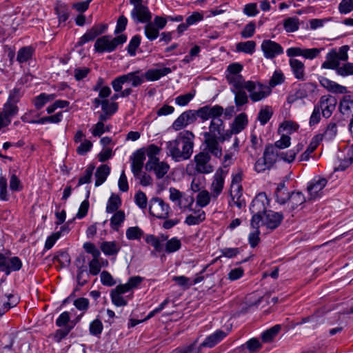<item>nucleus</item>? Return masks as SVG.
Here are the masks:
<instances>
[{
	"label": "nucleus",
	"mask_w": 353,
	"mask_h": 353,
	"mask_svg": "<svg viewBox=\"0 0 353 353\" xmlns=\"http://www.w3.org/2000/svg\"><path fill=\"white\" fill-rule=\"evenodd\" d=\"M210 154H211L210 152H209L205 147L203 151L200 152L194 156L195 170L197 172L201 174H209L213 172V166L210 164L211 159Z\"/></svg>",
	"instance_id": "f8f14e48"
},
{
	"label": "nucleus",
	"mask_w": 353,
	"mask_h": 353,
	"mask_svg": "<svg viewBox=\"0 0 353 353\" xmlns=\"http://www.w3.org/2000/svg\"><path fill=\"white\" fill-rule=\"evenodd\" d=\"M319 82L323 88L333 93L345 94L347 92L346 87L339 85L326 77H321Z\"/></svg>",
	"instance_id": "5701e85b"
},
{
	"label": "nucleus",
	"mask_w": 353,
	"mask_h": 353,
	"mask_svg": "<svg viewBox=\"0 0 353 353\" xmlns=\"http://www.w3.org/2000/svg\"><path fill=\"white\" fill-rule=\"evenodd\" d=\"M196 341L186 347L177 348L174 350V353H199L202 347H200V345L196 347Z\"/></svg>",
	"instance_id": "0e129e2a"
},
{
	"label": "nucleus",
	"mask_w": 353,
	"mask_h": 353,
	"mask_svg": "<svg viewBox=\"0 0 353 353\" xmlns=\"http://www.w3.org/2000/svg\"><path fill=\"white\" fill-rule=\"evenodd\" d=\"M204 144L206 149L216 158L221 159L222 148L220 143L228 141L231 138L229 130H225L222 119H212L210 121L209 131L203 133Z\"/></svg>",
	"instance_id": "f257e3e1"
},
{
	"label": "nucleus",
	"mask_w": 353,
	"mask_h": 353,
	"mask_svg": "<svg viewBox=\"0 0 353 353\" xmlns=\"http://www.w3.org/2000/svg\"><path fill=\"white\" fill-rule=\"evenodd\" d=\"M122 294L115 292V291L112 290L110 292V297L112 303L117 306L121 307L127 305L128 302L124 298L121 296Z\"/></svg>",
	"instance_id": "052dcab7"
},
{
	"label": "nucleus",
	"mask_w": 353,
	"mask_h": 353,
	"mask_svg": "<svg viewBox=\"0 0 353 353\" xmlns=\"http://www.w3.org/2000/svg\"><path fill=\"white\" fill-rule=\"evenodd\" d=\"M178 205L181 208L188 207L192 213L188 215L185 221V223L188 225H198L205 220V216L201 208L207 205L210 200H196L194 203V200H191L190 202L186 205L183 204V200H176ZM188 201V200H184Z\"/></svg>",
	"instance_id": "39448f33"
},
{
	"label": "nucleus",
	"mask_w": 353,
	"mask_h": 353,
	"mask_svg": "<svg viewBox=\"0 0 353 353\" xmlns=\"http://www.w3.org/2000/svg\"><path fill=\"white\" fill-rule=\"evenodd\" d=\"M279 152L272 144L265 146L263 157L259 159L254 165V170L257 172H262L265 170H270L276 161L279 159Z\"/></svg>",
	"instance_id": "423d86ee"
},
{
	"label": "nucleus",
	"mask_w": 353,
	"mask_h": 353,
	"mask_svg": "<svg viewBox=\"0 0 353 353\" xmlns=\"http://www.w3.org/2000/svg\"><path fill=\"white\" fill-rule=\"evenodd\" d=\"M256 25L254 21L248 23L241 32L243 38L247 39L252 37L255 33Z\"/></svg>",
	"instance_id": "bf43d9fd"
},
{
	"label": "nucleus",
	"mask_w": 353,
	"mask_h": 353,
	"mask_svg": "<svg viewBox=\"0 0 353 353\" xmlns=\"http://www.w3.org/2000/svg\"><path fill=\"white\" fill-rule=\"evenodd\" d=\"M32 103L37 110L42 109L47 102V98L45 97V92H41L32 99Z\"/></svg>",
	"instance_id": "5fc2aeb1"
},
{
	"label": "nucleus",
	"mask_w": 353,
	"mask_h": 353,
	"mask_svg": "<svg viewBox=\"0 0 353 353\" xmlns=\"http://www.w3.org/2000/svg\"><path fill=\"white\" fill-rule=\"evenodd\" d=\"M244 90L249 92V97L253 102L263 100L271 93V89L269 86L254 81H247Z\"/></svg>",
	"instance_id": "6e6552de"
},
{
	"label": "nucleus",
	"mask_w": 353,
	"mask_h": 353,
	"mask_svg": "<svg viewBox=\"0 0 353 353\" xmlns=\"http://www.w3.org/2000/svg\"><path fill=\"white\" fill-rule=\"evenodd\" d=\"M141 37L139 34H135L132 37L126 48L128 53L130 56L133 57L136 55V52L141 44Z\"/></svg>",
	"instance_id": "58836bf2"
},
{
	"label": "nucleus",
	"mask_w": 353,
	"mask_h": 353,
	"mask_svg": "<svg viewBox=\"0 0 353 353\" xmlns=\"http://www.w3.org/2000/svg\"><path fill=\"white\" fill-rule=\"evenodd\" d=\"M143 232L137 226L130 227L126 230L125 235L129 240H138L143 236Z\"/></svg>",
	"instance_id": "49530a36"
},
{
	"label": "nucleus",
	"mask_w": 353,
	"mask_h": 353,
	"mask_svg": "<svg viewBox=\"0 0 353 353\" xmlns=\"http://www.w3.org/2000/svg\"><path fill=\"white\" fill-rule=\"evenodd\" d=\"M63 111H60L53 115L41 117L40 119H38V121H36V123H38V124H39V125H43L47 123H55V124L59 123L63 120Z\"/></svg>",
	"instance_id": "f704fd0d"
},
{
	"label": "nucleus",
	"mask_w": 353,
	"mask_h": 353,
	"mask_svg": "<svg viewBox=\"0 0 353 353\" xmlns=\"http://www.w3.org/2000/svg\"><path fill=\"white\" fill-rule=\"evenodd\" d=\"M339 111L343 115L353 118V99L350 95H345L339 103Z\"/></svg>",
	"instance_id": "bb28decb"
},
{
	"label": "nucleus",
	"mask_w": 353,
	"mask_h": 353,
	"mask_svg": "<svg viewBox=\"0 0 353 353\" xmlns=\"http://www.w3.org/2000/svg\"><path fill=\"white\" fill-rule=\"evenodd\" d=\"M130 3L134 6L130 15L137 23H145L150 21L152 13L150 12L147 1L143 0H130Z\"/></svg>",
	"instance_id": "1a4fd4ad"
},
{
	"label": "nucleus",
	"mask_w": 353,
	"mask_h": 353,
	"mask_svg": "<svg viewBox=\"0 0 353 353\" xmlns=\"http://www.w3.org/2000/svg\"><path fill=\"white\" fill-rule=\"evenodd\" d=\"M336 103L337 100L334 97L324 95L321 97L319 103L316 105L319 106L323 117L327 119L331 117L335 110Z\"/></svg>",
	"instance_id": "2eb2a0df"
},
{
	"label": "nucleus",
	"mask_w": 353,
	"mask_h": 353,
	"mask_svg": "<svg viewBox=\"0 0 353 353\" xmlns=\"http://www.w3.org/2000/svg\"><path fill=\"white\" fill-rule=\"evenodd\" d=\"M261 48L264 57L268 59H273L276 57L283 54V47L279 43L270 39L263 40Z\"/></svg>",
	"instance_id": "4468645a"
},
{
	"label": "nucleus",
	"mask_w": 353,
	"mask_h": 353,
	"mask_svg": "<svg viewBox=\"0 0 353 353\" xmlns=\"http://www.w3.org/2000/svg\"><path fill=\"white\" fill-rule=\"evenodd\" d=\"M103 323L101 320L97 319L92 321L90 324V333L92 335L97 336L101 334L103 331Z\"/></svg>",
	"instance_id": "09e8293b"
},
{
	"label": "nucleus",
	"mask_w": 353,
	"mask_h": 353,
	"mask_svg": "<svg viewBox=\"0 0 353 353\" xmlns=\"http://www.w3.org/2000/svg\"><path fill=\"white\" fill-rule=\"evenodd\" d=\"M327 183V180L324 178L321 179H314L312 180L307 185V191L311 196V199H315L316 197H321L323 196V189L325 188Z\"/></svg>",
	"instance_id": "f3484780"
},
{
	"label": "nucleus",
	"mask_w": 353,
	"mask_h": 353,
	"mask_svg": "<svg viewBox=\"0 0 353 353\" xmlns=\"http://www.w3.org/2000/svg\"><path fill=\"white\" fill-rule=\"evenodd\" d=\"M100 248L106 256H116L121 247L116 241H103L101 243Z\"/></svg>",
	"instance_id": "7c9ffc66"
},
{
	"label": "nucleus",
	"mask_w": 353,
	"mask_h": 353,
	"mask_svg": "<svg viewBox=\"0 0 353 353\" xmlns=\"http://www.w3.org/2000/svg\"><path fill=\"white\" fill-rule=\"evenodd\" d=\"M256 43L254 41L240 42L236 44V48L238 52L252 54L255 51Z\"/></svg>",
	"instance_id": "e433bc0d"
},
{
	"label": "nucleus",
	"mask_w": 353,
	"mask_h": 353,
	"mask_svg": "<svg viewBox=\"0 0 353 353\" xmlns=\"http://www.w3.org/2000/svg\"><path fill=\"white\" fill-rule=\"evenodd\" d=\"M281 325H276L263 332L261 334V339L263 343L272 342L281 330Z\"/></svg>",
	"instance_id": "72a5a7b5"
},
{
	"label": "nucleus",
	"mask_w": 353,
	"mask_h": 353,
	"mask_svg": "<svg viewBox=\"0 0 353 353\" xmlns=\"http://www.w3.org/2000/svg\"><path fill=\"white\" fill-rule=\"evenodd\" d=\"M325 139L330 141L333 139L337 134V125L334 122H330L326 127L323 132Z\"/></svg>",
	"instance_id": "de8ad7c7"
},
{
	"label": "nucleus",
	"mask_w": 353,
	"mask_h": 353,
	"mask_svg": "<svg viewBox=\"0 0 353 353\" xmlns=\"http://www.w3.org/2000/svg\"><path fill=\"white\" fill-rule=\"evenodd\" d=\"M70 320V313L68 312H62L56 320V325L59 327H65L71 326L69 323Z\"/></svg>",
	"instance_id": "4d7b16f0"
},
{
	"label": "nucleus",
	"mask_w": 353,
	"mask_h": 353,
	"mask_svg": "<svg viewBox=\"0 0 353 353\" xmlns=\"http://www.w3.org/2000/svg\"><path fill=\"white\" fill-rule=\"evenodd\" d=\"M228 82L234 88V90L244 89L245 81L242 75H226Z\"/></svg>",
	"instance_id": "c9c22d12"
},
{
	"label": "nucleus",
	"mask_w": 353,
	"mask_h": 353,
	"mask_svg": "<svg viewBox=\"0 0 353 353\" xmlns=\"http://www.w3.org/2000/svg\"><path fill=\"white\" fill-rule=\"evenodd\" d=\"M22 267V262L17 256L6 257L0 253V272H3L6 275L12 272L19 271Z\"/></svg>",
	"instance_id": "ddd939ff"
},
{
	"label": "nucleus",
	"mask_w": 353,
	"mask_h": 353,
	"mask_svg": "<svg viewBox=\"0 0 353 353\" xmlns=\"http://www.w3.org/2000/svg\"><path fill=\"white\" fill-rule=\"evenodd\" d=\"M35 50L36 48L32 46H27L21 48L17 52V61L19 64H23L32 60Z\"/></svg>",
	"instance_id": "4be33fe9"
},
{
	"label": "nucleus",
	"mask_w": 353,
	"mask_h": 353,
	"mask_svg": "<svg viewBox=\"0 0 353 353\" xmlns=\"http://www.w3.org/2000/svg\"><path fill=\"white\" fill-rule=\"evenodd\" d=\"M54 260L57 261L62 267H66L70 263V256L66 252L61 251L54 256Z\"/></svg>",
	"instance_id": "13d9d810"
},
{
	"label": "nucleus",
	"mask_w": 353,
	"mask_h": 353,
	"mask_svg": "<svg viewBox=\"0 0 353 353\" xmlns=\"http://www.w3.org/2000/svg\"><path fill=\"white\" fill-rule=\"evenodd\" d=\"M274 196L276 199H297L302 196L301 192L292 191L289 192L285 187V181L279 183L275 190Z\"/></svg>",
	"instance_id": "6ab92c4d"
},
{
	"label": "nucleus",
	"mask_w": 353,
	"mask_h": 353,
	"mask_svg": "<svg viewBox=\"0 0 353 353\" xmlns=\"http://www.w3.org/2000/svg\"><path fill=\"white\" fill-rule=\"evenodd\" d=\"M339 12L347 14L353 10V0H342L339 4Z\"/></svg>",
	"instance_id": "8fccbe9b"
},
{
	"label": "nucleus",
	"mask_w": 353,
	"mask_h": 353,
	"mask_svg": "<svg viewBox=\"0 0 353 353\" xmlns=\"http://www.w3.org/2000/svg\"><path fill=\"white\" fill-rule=\"evenodd\" d=\"M125 219V212L123 210L116 212L110 219V227L112 230L118 231Z\"/></svg>",
	"instance_id": "473e14b6"
},
{
	"label": "nucleus",
	"mask_w": 353,
	"mask_h": 353,
	"mask_svg": "<svg viewBox=\"0 0 353 353\" xmlns=\"http://www.w3.org/2000/svg\"><path fill=\"white\" fill-rule=\"evenodd\" d=\"M108 28V25L107 23L94 24L79 39L75 44V48L81 47L86 43L93 41L97 39L94 45V51L96 52L104 53L113 52L110 44V35H103L97 38L99 36L105 33Z\"/></svg>",
	"instance_id": "7ed1b4c3"
},
{
	"label": "nucleus",
	"mask_w": 353,
	"mask_h": 353,
	"mask_svg": "<svg viewBox=\"0 0 353 353\" xmlns=\"http://www.w3.org/2000/svg\"><path fill=\"white\" fill-rule=\"evenodd\" d=\"M194 137L189 130L179 132L175 139L166 142L167 154L175 161L190 159L193 152Z\"/></svg>",
	"instance_id": "f03ea898"
},
{
	"label": "nucleus",
	"mask_w": 353,
	"mask_h": 353,
	"mask_svg": "<svg viewBox=\"0 0 353 353\" xmlns=\"http://www.w3.org/2000/svg\"><path fill=\"white\" fill-rule=\"evenodd\" d=\"M261 201L262 203H263V201ZM255 210L256 212H261L262 215L261 224L272 230L276 229L281 224L283 219V214L281 213L275 212L272 210H265L264 204L255 205Z\"/></svg>",
	"instance_id": "9d476101"
},
{
	"label": "nucleus",
	"mask_w": 353,
	"mask_h": 353,
	"mask_svg": "<svg viewBox=\"0 0 353 353\" xmlns=\"http://www.w3.org/2000/svg\"><path fill=\"white\" fill-rule=\"evenodd\" d=\"M94 169L95 165L94 164H90L85 169L83 176L79 178L77 186L90 183Z\"/></svg>",
	"instance_id": "79ce46f5"
},
{
	"label": "nucleus",
	"mask_w": 353,
	"mask_h": 353,
	"mask_svg": "<svg viewBox=\"0 0 353 353\" xmlns=\"http://www.w3.org/2000/svg\"><path fill=\"white\" fill-rule=\"evenodd\" d=\"M128 37L127 35L124 34H121L117 35L114 38L110 39L111 46L112 48V50L114 51L119 46H122L127 41Z\"/></svg>",
	"instance_id": "338daca9"
},
{
	"label": "nucleus",
	"mask_w": 353,
	"mask_h": 353,
	"mask_svg": "<svg viewBox=\"0 0 353 353\" xmlns=\"http://www.w3.org/2000/svg\"><path fill=\"white\" fill-rule=\"evenodd\" d=\"M54 12L55 14L57 15L59 23H65L70 17V8L65 3H57L54 8Z\"/></svg>",
	"instance_id": "c85d7f7f"
},
{
	"label": "nucleus",
	"mask_w": 353,
	"mask_h": 353,
	"mask_svg": "<svg viewBox=\"0 0 353 353\" xmlns=\"http://www.w3.org/2000/svg\"><path fill=\"white\" fill-rule=\"evenodd\" d=\"M130 161L135 177L141 176L143 167L146 171L154 170V143L135 150L130 157Z\"/></svg>",
	"instance_id": "20e7f679"
},
{
	"label": "nucleus",
	"mask_w": 353,
	"mask_h": 353,
	"mask_svg": "<svg viewBox=\"0 0 353 353\" xmlns=\"http://www.w3.org/2000/svg\"><path fill=\"white\" fill-rule=\"evenodd\" d=\"M243 12L248 17H254L259 12L256 3H250L245 5Z\"/></svg>",
	"instance_id": "774afa93"
},
{
	"label": "nucleus",
	"mask_w": 353,
	"mask_h": 353,
	"mask_svg": "<svg viewBox=\"0 0 353 353\" xmlns=\"http://www.w3.org/2000/svg\"><path fill=\"white\" fill-rule=\"evenodd\" d=\"M228 172V170L224 171L223 169L220 168L215 174L211 185V191L214 197L218 196L221 192L224 184V179L222 174H226Z\"/></svg>",
	"instance_id": "aec40b11"
},
{
	"label": "nucleus",
	"mask_w": 353,
	"mask_h": 353,
	"mask_svg": "<svg viewBox=\"0 0 353 353\" xmlns=\"http://www.w3.org/2000/svg\"><path fill=\"white\" fill-rule=\"evenodd\" d=\"M226 335V332L222 330H217L212 334L208 336L205 340L200 344V347H213L218 343L222 341Z\"/></svg>",
	"instance_id": "393cba45"
},
{
	"label": "nucleus",
	"mask_w": 353,
	"mask_h": 353,
	"mask_svg": "<svg viewBox=\"0 0 353 353\" xmlns=\"http://www.w3.org/2000/svg\"><path fill=\"white\" fill-rule=\"evenodd\" d=\"M242 176L243 172L241 170H239V171L236 174L232 176L230 188V194L232 199H234L235 197H236L237 199H240V197L241 196V192L242 191V187L240 185V183L242 181Z\"/></svg>",
	"instance_id": "b1692460"
},
{
	"label": "nucleus",
	"mask_w": 353,
	"mask_h": 353,
	"mask_svg": "<svg viewBox=\"0 0 353 353\" xmlns=\"http://www.w3.org/2000/svg\"><path fill=\"white\" fill-rule=\"evenodd\" d=\"M194 94L189 92L181 94L175 98V103L180 106H185L193 99Z\"/></svg>",
	"instance_id": "69168bd1"
},
{
	"label": "nucleus",
	"mask_w": 353,
	"mask_h": 353,
	"mask_svg": "<svg viewBox=\"0 0 353 353\" xmlns=\"http://www.w3.org/2000/svg\"><path fill=\"white\" fill-rule=\"evenodd\" d=\"M263 205L261 200H252V202L250 205V210L254 215L252 217L250 225L255 230L251 232L249 234V243L252 248L256 247L260 241L259 234V228L260 223L262 221V215L260 211H257L255 210V205Z\"/></svg>",
	"instance_id": "0eeeda50"
},
{
	"label": "nucleus",
	"mask_w": 353,
	"mask_h": 353,
	"mask_svg": "<svg viewBox=\"0 0 353 353\" xmlns=\"http://www.w3.org/2000/svg\"><path fill=\"white\" fill-rule=\"evenodd\" d=\"M248 120L247 114L244 112L239 114L236 116L231 124L229 132L231 133V137L234 134H238L245 129L248 125Z\"/></svg>",
	"instance_id": "412c9836"
},
{
	"label": "nucleus",
	"mask_w": 353,
	"mask_h": 353,
	"mask_svg": "<svg viewBox=\"0 0 353 353\" xmlns=\"http://www.w3.org/2000/svg\"><path fill=\"white\" fill-rule=\"evenodd\" d=\"M336 72L337 74L342 77H347L353 74V63H343L341 65L340 64L338 65L336 68Z\"/></svg>",
	"instance_id": "37998d69"
},
{
	"label": "nucleus",
	"mask_w": 353,
	"mask_h": 353,
	"mask_svg": "<svg viewBox=\"0 0 353 353\" xmlns=\"http://www.w3.org/2000/svg\"><path fill=\"white\" fill-rule=\"evenodd\" d=\"M339 61L338 55L336 54V50L332 49L326 54V61L322 63L321 68L324 69L336 70L338 65L340 64Z\"/></svg>",
	"instance_id": "a878e982"
},
{
	"label": "nucleus",
	"mask_w": 353,
	"mask_h": 353,
	"mask_svg": "<svg viewBox=\"0 0 353 353\" xmlns=\"http://www.w3.org/2000/svg\"><path fill=\"white\" fill-rule=\"evenodd\" d=\"M234 94V103L237 108V111L241 110V107L248 103V96L243 89L232 90Z\"/></svg>",
	"instance_id": "2f4dec72"
},
{
	"label": "nucleus",
	"mask_w": 353,
	"mask_h": 353,
	"mask_svg": "<svg viewBox=\"0 0 353 353\" xmlns=\"http://www.w3.org/2000/svg\"><path fill=\"white\" fill-rule=\"evenodd\" d=\"M283 27L287 32H294L299 28V19L296 17H288L283 21Z\"/></svg>",
	"instance_id": "4c0bfd02"
},
{
	"label": "nucleus",
	"mask_w": 353,
	"mask_h": 353,
	"mask_svg": "<svg viewBox=\"0 0 353 353\" xmlns=\"http://www.w3.org/2000/svg\"><path fill=\"white\" fill-rule=\"evenodd\" d=\"M234 154L235 153L234 152L232 151V148H230L225 151V154L221 160V164L223 168H228L234 163L233 157Z\"/></svg>",
	"instance_id": "864d4df0"
},
{
	"label": "nucleus",
	"mask_w": 353,
	"mask_h": 353,
	"mask_svg": "<svg viewBox=\"0 0 353 353\" xmlns=\"http://www.w3.org/2000/svg\"><path fill=\"white\" fill-rule=\"evenodd\" d=\"M9 188L12 192H21L23 189V183L18 176L12 174L10 177Z\"/></svg>",
	"instance_id": "a18cd8bd"
},
{
	"label": "nucleus",
	"mask_w": 353,
	"mask_h": 353,
	"mask_svg": "<svg viewBox=\"0 0 353 353\" xmlns=\"http://www.w3.org/2000/svg\"><path fill=\"white\" fill-rule=\"evenodd\" d=\"M110 168L106 164L99 165L95 172V186L103 184L110 174Z\"/></svg>",
	"instance_id": "c756f323"
},
{
	"label": "nucleus",
	"mask_w": 353,
	"mask_h": 353,
	"mask_svg": "<svg viewBox=\"0 0 353 353\" xmlns=\"http://www.w3.org/2000/svg\"><path fill=\"white\" fill-rule=\"evenodd\" d=\"M181 243L180 240L176 238H172L165 243V251L168 253L174 252L179 250Z\"/></svg>",
	"instance_id": "603ef678"
},
{
	"label": "nucleus",
	"mask_w": 353,
	"mask_h": 353,
	"mask_svg": "<svg viewBox=\"0 0 353 353\" xmlns=\"http://www.w3.org/2000/svg\"><path fill=\"white\" fill-rule=\"evenodd\" d=\"M17 103L8 101L4 104L3 112L11 119L18 113L19 108Z\"/></svg>",
	"instance_id": "680f3d73"
},
{
	"label": "nucleus",
	"mask_w": 353,
	"mask_h": 353,
	"mask_svg": "<svg viewBox=\"0 0 353 353\" xmlns=\"http://www.w3.org/2000/svg\"><path fill=\"white\" fill-rule=\"evenodd\" d=\"M289 65L296 79L299 81L305 80V67L302 61L296 59H290Z\"/></svg>",
	"instance_id": "a211bd4d"
},
{
	"label": "nucleus",
	"mask_w": 353,
	"mask_h": 353,
	"mask_svg": "<svg viewBox=\"0 0 353 353\" xmlns=\"http://www.w3.org/2000/svg\"><path fill=\"white\" fill-rule=\"evenodd\" d=\"M140 71L137 70L119 76L124 84L131 83L132 87H138L143 83V78L139 77Z\"/></svg>",
	"instance_id": "cd10ccee"
},
{
	"label": "nucleus",
	"mask_w": 353,
	"mask_h": 353,
	"mask_svg": "<svg viewBox=\"0 0 353 353\" xmlns=\"http://www.w3.org/2000/svg\"><path fill=\"white\" fill-rule=\"evenodd\" d=\"M7 299V301L3 300L0 302V316H2L6 312L17 305V299L14 298L13 295H8Z\"/></svg>",
	"instance_id": "a19ab883"
},
{
	"label": "nucleus",
	"mask_w": 353,
	"mask_h": 353,
	"mask_svg": "<svg viewBox=\"0 0 353 353\" xmlns=\"http://www.w3.org/2000/svg\"><path fill=\"white\" fill-rule=\"evenodd\" d=\"M170 170V165L167 162L160 161L156 157V178L162 179Z\"/></svg>",
	"instance_id": "ea45409f"
},
{
	"label": "nucleus",
	"mask_w": 353,
	"mask_h": 353,
	"mask_svg": "<svg viewBox=\"0 0 353 353\" xmlns=\"http://www.w3.org/2000/svg\"><path fill=\"white\" fill-rule=\"evenodd\" d=\"M316 89V85L314 83L307 82L300 83L294 92H290L288 94L287 101L288 103H293L299 99L307 98L314 93Z\"/></svg>",
	"instance_id": "9b49d317"
},
{
	"label": "nucleus",
	"mask_w": 353,
	"mask_h": 353,
	"mask_svg": "<svg viewBox=\"0 0 353 353\" xmlns=\"http://www.w3.org/2000/svg\"><path fill=\"white\" fill-rule=\"evenodd\" d=\"M92 143L88 139H85L77 148V153L79 155L84 156L92 148Z\"/></svg>",
	"instance_id": "3c124183"
},
{
	"label": "nucleus",
	"mask_w": 353,
	"mask_h": 353,
	"mask_svg": "<svg viewBox=\"0 0 353 353\" xmlns=\"http://www.w3.org/2000/svg\"><path fill=\"white\" fill-rule=\"evenodd\" d=\"M273 112L270 110V107L266 106L261 109L258 114V119L262 125H265L271 119Z\"/></svg>",
	"instance_id": "c03bdc74"
},
{
	"label": "nucleus",
	"mask_w": 353,
	"mask_h": 353,
	"mask_svg": "<svg viewBox=\"0 0 353 353\" xmlns=\"http://www.w3.org/2000/svg\"><path fill=\"white\" fill-rule=\"evenodd\" d=\"M210 119H221L220 117L223 114V108L219 105H209Z\"/></svg>",
	"instance_id": "e2e57ef3"
},
{
	"label": "nucleus",
	"mask_w": 353,
	"mask_h": 353,
	"mask_svg": "<svg viewBox=\"0 0 353 353\" xmlns=\"http://www.w3.org/2000/svg\"><path fill=\"white\" fill-rule=\"evenodd\" d=\"M127 24V17L124 15H121L117 21V25L114 31V34L117 35L122 33L126 29Z\"/></svg>",
	"instance_id": "6e6d98bb"
},
{
	"label": "nucleus",
	"mask_w": 353,
	"mask_h": 353,
	"mask_svg": "<svg viewBox=\"0 0 353 353\" xmlns=\"http://www.w3.org/2000/svg\"><path fill=\"white\" fill-rule=\"evenodd\" d=\"M196 120L194 110H188L183 112L178 117V118L173 122L172 127L174 130L179 131L185 128L188 125L194 123Z\"/></svg>",
	"instance_id": "dca6fc26"
}]
</instances>
